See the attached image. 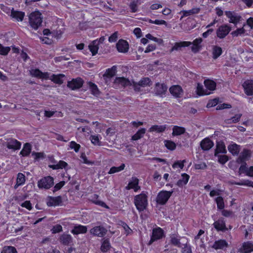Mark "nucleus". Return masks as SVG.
I'll return each mask as SVG.
<instances>
[{"mask_svg":"<svg viewBox=\"0 0 253 253\" xmlns=\"http://www.w3.org/2000/svg\"><path fill=\"white\" fill-rule=\"evenodd\" d=\"M110 247L111 246L109 239H105L104 240L101 246V250L103 252H106L110 249Z\"/></svg>","mask_w":253,"mask_h":253,"instance_id":"09e8293b","label":"nucleus"},{"mask_svg":"<svg viewBox=\"0 0 253 253\" xmlns=\"http://www.w3.org/2000/svg\"><path fill=\"white\" fill-rule=\"evenodd\" d=\"M213 142L209 138H206L202 140L200 146L204 151H208L213 146Z\"/></svg>","mask_w":253,"mask_h":253,"instance_id":"aec40b11","label":"nucleus"},{"mask_svg":"<svg viewBox=\"0 0 253 253\" xmlns=\"http://www.w3.org/2000/svg\"><path fill=\"white\" fill-rule=\"evenodd\" d=\"M173 191H161L156 198L157 202L160 205H165L171 196Z\"/></svg>","mask_w":253,"mask_h":253,"instance_id":"39448f33","label":"nucleus"},{"mask_svg":"<svg viewBox=\"0 0 253 253\" xmlns=\"http://www.w3.org/2000/svg\"><path fill=\"white\" fill-rule=\"evenodd\" d=\"M59 241L62 244L68 246L72 243L73 238L71 235L63 233L60 236Z\"/></svg>","mask_w":253,"mask_h":253,"instance_id":"dca6fc26","label":"nucleus"},{"mask_svg":"<svg viewBox=\"0 0 253 253\" xmlns=\"http://www.w3.org/2000/svg\"><path fill=\"white\" fill-rule=\"evenodd\" d=\"M213 225L217 231H223L227 229L225 221L223 218H219L218 220L215 221Z\"/></svg>","mask_w":253,"mask_h":253,"instance_id":"cd10ccee","label":"nucleus"},{"mask_svg":"<svg viewBox=\"0 0 253 253\" xmlns=\"http://www.w3.org/2000/svg\"><path fill=\"white\" fill-rule=\"evenodd\" d=\"M54 185V179L50 176L44 177L38 182V186L40 189H49Z\"/></svg>","mask_w":253,"mask_h":253,"instance_id":"20e7f679","label":"nucleus"},{"mask_svg":"<svg viewBox=\"0 0 253 253\" xmlns=\"http://www.w3.org/2000/svg\"><path fill=\"white\" fill-rule=\"evenodd\" d=\"M21 143L16 139L10 138L6 142V147L9 149L18 150L21 147Z\"/></svg>","mask_w":253,"mask_h":253,"instance_id":"f8f14e48","label":"nucleus"},{"mask_svg":"<svg viewBox=\"0 0 253 253\" xmlns=\"http://www.w3.org/2000/svg\"><path fill=\"white\" fill-rule=\"evenodd\" d=\"M114 84L123 87H126L131 85L130 82L124 77H117L114 81Z\"/></svg>","mask_w":253,"mask_h":253,"instance_id":"393cba45","label":"nucleus"},{"mask_svg":"<svg viewBox=\"0 0 253 253\" xmlns=\"http://www.w3.org/2000/svg\"><path fill=\"white\" fill-rule=\"evenodd\" d=\"M62 202L61 197H50L47 202L48 206H58L61 205Z\"/></svg>","mask_w":253,"mask_h":253,"instance_id":"5701e85b","label":"nucleus"},{"mask_svg":"<svg viewBox=\"0 0 253 253\" xmlns=\"http://www.w3.org/2000/svg\"><path fill=\"white\" fill-rule=\"evenodd\" d=\"M164 236V231L160 227L154 228L149 245L152 244L154 242L162 239Z\"/></svg>","mask_w":253,"mask_h":253,"instance_id":"423d86ee","label":"nucleus"},{"mask_svg":"<svg viewBox=\"0 0 253 253\" xmlns=\"http://www.w3.org/2000/svg\"><path fill=\"white\" fill-rule=\"evenodd\" d=\"M169 92L175 97L179 98L182 96L183 90L178 85H173L169 88Z\"/></svg>","mask_w":253,"mask_h":253,"instance_id":"ddd939ff","label":"nucleus"},{"mask_svg":"<svg viewBox=\"0 0 253 253\" xmlns=\"http://www.w3.org/2000/svg\"><path fill=\"white\" fill-rule=\"evenodd\" d=\"M241 253H251L253 252V244L251 242H246L243 243L241 247L239 249Z\"/></svg>","mask_w":253,"mask_h":253,"instance_id":"a211bd4d","label":"nucleus"},{"mask_svg":"<svg viewBox=\"0 0 253 253\" xmlns=\"http://www.w3.org/2000/svg\"><path fill=\"white\" fill-rule=\"evenodd\" d=\"M25 175L22 173H18L17 176L16 182L22 185L25 183Z\"/></svg>","mask_w":253,"mask_h":253,"instance_id":"603ef678","label":"nucleus"},{"mask_svg":"<svg viewBox=\"0 0 253 253\" xmlns=\"http://www.w3.org/2000/svg\"><path fill=\"white\" fill-rule=\"evenodd\" d=\"M134 203L137 210L139 211H143L148 205L147 195L142 192L140 194L135 196Z\"/></svg>","mask_w":253,"mask_h":253,"instance_id":"f257e3e1","label":"nucleus"},{"mask_svg":"<svg viewBox=\"0 0 253 253\" xmlns=\"http://www.w3.org/2000/svg\"><path fill=\"white\" fill-rule=\"evenodd\" d=\"M169 243L171 245L176 246L178 248H182V245L180 242V237L177 234H173L169 236Z\"/></svg>","mask_w":253,"mask_h":253,"instance_id":"a878e982","label":"nucleus"},{"mask_svg":"<svg viewBox=\"0 0 253 253\" xmlns=\"http://www.w3.org/2000/svg\"><path fill=\"white\" fill-rule=\"evenodd\" d=\"M165 126L154 125L152 126L149 129L150 132H156L160 133L164 131L166 129Z\"/></svg>","mask_w":253,"mask_h":253,"instance_id":"a19ab883","label":"nucleus"},{"mask_svg":"<svg viewBox=\"0 0 253 253\" xmlns=\"http://www.w3.org/2000/svg\"><path fill=\"white\" fill-rule=\"evenodd\" d=\"M194 168L196 169H205L207 168L206 164L204 162H200L194 165Z\"/></svg>","mask_w":253,"mask_h":253,"instance_id":"bf43d9fd","label":"nucleus"},{"mask_svg":"<svg viewBox=\"0 0 253 253\" xmlns=\"http://www.w3.org/2000/svg\"><path fill=\"white\" fill-rule=\"evenodd\" d=\"M165 145L166 147L170 150H173L176 148V145L174 142L170 140H165Z\"/></svg>","mask_w":253,"mask_h":253,"instance_id":"5fc2aeb1","label":"nucleus"},{"mask_svg":"<svg viewBox=\"0 0 253 253\" xmlns=\"http://www.w3.org/2000/svg\"><path fill=\"white\" fill-rule=\"evenodd\" d=\"M222 53V49L221 47L213 45L212 47V58L214 59H217L219 57Z\"/></svg>","mask_w":253,"mask_h":253,"instance_id":"2f4dec72","label":"nucleus"},{"mask_svg":"<svg viewBox=\"0 0 253 253\" xmlns=\"http://www.w3.org/2000/svg\"><path fill=\"white\" fill-rule=\"evenodd\" d=\"M31 151V145L29 143H26L24 145V147L21 151L20 154L23 157L28 156Z\"/></svg>","mask_w":253,"mask_h":253,"instance_id":"72a5a7b5","label":"nucleus"},{"mask_svg":"<svg viewBox=\"0 0 253 253\" xmlns=\"http://www.w3.org/2000/svg\"><path fill=\"white\" fill-rule=\"evenodd\" d=\"M204 84L206 88L210 91H208L207 90H205L203 86L198 84L197 90L198 94L200 95H209L211 94L210 91L214 90L215 89L216 83L212 80H206L204 82Z\"/></svg>","mask_w":253,"mask_h":253,"instance_id":"f03ea898","label":"nucleus"},{"mask_svg":"<svg viewBox=\"0 0 253 253\" xmlns=\"http://www.w3.org/2000/svg\"><path fill=\"white\" fill-rule=\"evenodd\" d=\"M124 230L125 231V234L126 235H128L132 232V230L128 227V226L124 222H121V224H120Z\"/></svg>","mask_w":253,"mask_h":253,"instance_id":"680f3d73","label":"nucleus"},{"mask_svg":"<svg viewBox=\"0 0 253 253\" xmlns=\"http://www.w3.org/2000/svg\"><path fill=\"white\" fill-rule=\"evenodd\" d=\"M243 86L245 93L248 95H252L253 94V81L247 80L245 81L243 84Z\"/></svg>","mask_w":253,"mask_h":253,"instance_id":"412c9836","label":"nucleus"},{"mask_svg":"<svg viewBox=\"0 0 253 253\" xmlns=\"http://www.w3.org/2000/svg\"><path fill=\"white\" fill-rule=\"evenodd\" d=\"M218 100L216 98L210 100L207 105L208 108L216 106L218 104Z\"/></svg>","mask_w":253,"mask_h":253,"instance_id":"338daca9","label":"nucleus"},{"mask_svg":"<svg viewBox=\"0 0 253 253\" xmlns=\"http://www.w3.org/2000/svg\"><path fill=\"white\" fill-rule=\"evenodd\" d=\"M242 116V114H236L233 117L231 118L230 119H227L226 120V123L229 124L231 123H235L239 121L241 117Z\"/></svg>","mask_w":253,"mask_h":253,"instance_id":"864d4df0","label":"nucleus"},{"mask_svg":"<svg viewBox=\"0 0 253 253\" xmlns=\"http://www.w3.org/2000/svg\"><path fill=\"white\" fill-rule=\"evenodd\" d=\"M11 16L18 21H22L25 16V13L22 11L12 10Z\"/></svg>","mask_w":253,"mask_h":253,"instance_id":"473e14b6","label":"nucleus"},{"mask_svg":"<svg viewBox=\"0 0 253 253\" xmlns=\"http://www.w3.org/2000/svg\"><path fill=\"white\" fill-rule=\"evenodd\" d=\"M192 44L190 42H175L174 46L171 48L170 52H171L174 50H179L181 47L189 46Z\"/></svg>","mask_w":253,"mask_h":253,"instance_id":"bb28decb","label":"nucleus"},{"mask_svg":"<svg viewBox=\"0 0 253 253\" xmlns=\"http://www.w3.org/2000/svg\"><path fill=\"white\" fill-rule=\"evenodd\" d=\"M228 246V243L225 240H218L215 241L212 246V248L216 250H224Z\"/></svg>","mask_w":253,"mask_h":253,"instance_id":"6ab92c4d","label":"nucleus"},{"mask_svg":"<svg viewBox=\"0 0 253 253\" xmlns=\"http://www.w3.org/2000/svg\"><path fill=\"white\" fill-rule=\"evenodd\" d=\"M65 75L63 74H52L50 76H49L48 79H49L55 84H61L63 83V79Z\"/></svg>","mask_w":253,"mask_h":253,"instance_id":"c756f323","label":"nucleus"},{"mask_svg":"<svg viewBox=\"0 0 253 253\" xmlns=\"http://www.w3.org/2000/svg\"><path fill=\"white\" fill-rule=\"evenodd\" d=\"M229 151L233 155H237L240 150V146L236 144L229 145L228 146Z\"/></svg>","mask_w":253,"mask_h":253,"instance_id":"e433bc0d","label":"nucleus"},{"mask_svg":"<svg viewBox=\"0 0 253 253\" xmlns=\"http://www.w3.org/2000/svg\"><path fill=\"white\" fill-rule=\"evenodd\" d=\"M87 231V228L85 226L78 225L74 227L71 233L75 235L85 233Z\"/></svg>","mask_w":253,"mask_h":253,"instance_id":"c85d7f7f","label":"nucleus"},{"mask_svg":"<svg viewBox=\"0 0 253 253\" xmlns=\"http://www.w3.org/2000/svg\"><path fill=\"white\" fill-rule=\"evenodd\" d=\"M184 247L182 248V253H192L190 246L187 245V243L183 245Z\"/></svg>","mask_w":253,"mask_h":253,"instance_id":"774afa93","label":"nucleus"},{"mask_svg":"<svg viewBox=\"0 0 253 253\" xmlns=\"http://www.w3.org/2000/svg\"><path fill=\"white\" fill-rule=\"evenodd\" d=\"M90 139L92 144L95 145H101V142L99 141L98 135H91Z\"/></svg>","mask_w":253,"mask_h":253,"instance_id":"4d7b16f0","label":"nucleus"},{"mask_svg":"<svg viewBox=\"0 0 253 253\" xmlns=\"http://www.w3.org/2000/svg\"><path fill=\"white\" fill-rule=\"evenodd\" d=\"M200 9L198 7L193 8L189 10H182L180 13L183 14V17L188 16L193 14H197L199 12Z\"/></svg>","mask_w":253,"mask_h":253,"instance_id":"58836bf2","label":"nucleus"},{"mask_svg":"<svg viewBox=\"0 0 253 253\" xmlns=\"http://www.w3.org/2000/svg\"><path fill=\"white\" fill-rule=\"evenodd\" d=\"M218 157V161L221 164H224L228 160V158L226 155H217Z\"/></svg>","mask_w":253,"mask_h":253,"instance_id":"0e129e2a","label":"nucleus"},{"mask_svg":"<svg viewBox=\"0 0 253 253\" xmlns=\"http://www.w3.org/2000/svg\"><path fill=\"white\" fill-rule=\"evenodd\" d=\"M202 41L203 40L201 38H197L194 40L193 42H192L193 46L191 47V49L193 52L196 53L199 51L201 47V46L200 44L202 42Z\"/></svg>","mask_w":253,"mask_h":253,"instance_id":"7c9ffc66","label":"nucleus"},{"mask_svg":"<svg viewBox=\"0 0 253 253\" xmlns=\"http://www.w3.org/2000/svg\"><path fill=\"white\" fill-rule=\"evenodd\" d=\"M168 87L164 84L157 83L155 88V93L157 95L162 96L167 91Z\"/></svg>","mask_w":253,"mask_h":253,"instance_id":"4be33fe9","label":"nucleus"},{"mask_svg":"<svg viewBox=\"0 0 253 253\" xmlns=\"http://www.w3.org/2000/svg\"><path fill=\"white\" fill-rule=\"evenodd\" d=\"M90 231L91 234L95 236L102 237L106 235L107 230L104 227L98 226L92 228Z\"/></svg>","mask_w":253,"mask_h":253,"instance_id":"9d476101","label":"nucleus"},{"mask_svg":"<svg viewBox=\"0 0 253 253\" xmlns=\"http://www.w3.org/2000/svg\"><path fill=\"white\" fill-rule=\"evenodd\" d=\"M67 166V163L63 161H60L56 165L49 166V167L53 169H63Z\"/></svg>","mask_w":253,"mask_h":253,"instance_id":"de8ad7c7","label":"nucleus"},{"mask_svg":"<svg viewBox=\"0 0 253 253\" xmlns=\"http://www.w3.org/2000/svg\"><path fill=\"white\" fill-rule=\"evenodd\" d=\"M251 154L250 151L247 149H244L238 157L237 161V162L238 163H244L245 161L249 159V158L251 157Z\"/></svg>","mask_w":253,"mask_h":253,"instance_id":"b1692460","label":"nucleus"},{"mask_svg":"<svg viewBox=\"0 0 253 253\" xmlns=\"http://www.w3.org/2000/svg\"><path fill=\"white\" fill-rule=\"evenodd\" d=\"M185 132V128L183 127L175 126L172 128V134L173 136L180 135Z\"/></svg>","mask_w":253,"mask_h":253,"instance_id":"4c0bfd02","label":"nucleus"},{"mask_svg":"<svg viewBox=\"0 0 253 253\" xmlns=\"http://www.w3.org/2000/svg\"><path fill=\"white\" fill-rule=\"evenodd\" d=\"M225 15L230 19L229 22L237 24L241 18V17L237 13L231 11H226Z\"/></svg>","mask_w":253,"mask_h":253,"instance_id":"f3484780","label":"nucleus"},{"mask_svg":"<svg viewBox=\"0 0 253 253\" xmlns=\"http://www.w3.org/2000/svg\"><path fill=\"white\" fill-rule=\"evenodd\" d=\"M139 180L135 177H132L128 182V185L126 187V190L133 189L135 192H137L140 189V187L138 185Z\"/></svg>","mask_w":253,"mask_h":253,"instance_id":"9b49d317","label":"nucleus"},{"mask_svg":"<svg viewBox=\"0 0 253 253\" xmlns=\"http://www.w3.org/2000/svg\"><path fill=\"white\" fill-rule=\"evenodd\" d=\"M125 168V165L124 164H122L120 167H112L110 170L108 172L109 174H113L116 172H118L119 171H121L124 169Z\"/></svg>","mask_w":253,"mask_h":253,"instance_id":"49530a36","label":"nucleus"},{"mask_svg":"<svg viewBox=\"0 0 253 253\" xmlns=\"http://www.w3.org/2000/svg\"><path fill=\"white\" fill-rule=\"evenodd\" d=\"M10 50V48L8 46L4 47L0 44V54L2 55H6Z\"/></svg>","mask_w":253,"mask_h":253,"instance_id":"6e6d98bb","label":"nucleus"},{"mask_svg":"<svg viewBox=\"0 0 253 253\" xmlns=\"http://www.w3.org/2000/svg\"><path fill=\"white\" fill-rule=\"evenodd\" d=\"M146 132V129L142 128L139 129L135 134H134L131 137L133 140H137L141 138Z\"/></svg>","mask_w":253,"mask_h":253,"instance_id":"ea45409f","label":"nucleus"},{"mask_svg":"<svg viewBox=\"0 0 253 253\" xmlns=\"http://www.w3.org/2000/svg\"><path fill=\"white\" fill-rule=\"evenodd\" d=\"M31 75L32 76L42 79H47L49 78V74L48 72L43 73L39 69H32L30 71Z\"/></svg>","mask_w":253,"mask_h":253,"instance_id":"4468645a","label":"nucleus"},{"mask_svg":"<svg viewBox=\"0 0 253 253\" xmlns=\"http://www.w3.org/2000/svg\"><path fill=\"white\" fill-rule=\"evenodd\" d=\"M117 72V67L115 66H113L111 68L108 69L106 70L103 76H106L108 78L114 77Z\"/></svg>","mask_w":253,"mask_h":253,"instance_id":"37998d69","label":"nucleus"},{"mask_svg":"<svg viewBox=\"0 0 253 253\" xmlns=\"http://www.w3.org/2000/svg\"><path fill=\"white\" fill-rule=\"evenodd\" d=\"M83 84V80L80 78H78L75 79H73L71 81H69L68 82L67 86L72 90H75L81 88Z\"/></svg>","mask_w":253,"mask_h":253,"instance_id":"1a4fd4ad","label":"nucleus"},{"mask_svg":"<svg viewBox=\"0 0 253 253\" xmlns=\"http://www.w3.org/2000/svg\"><path fill=\"white\" fill-rule=\"evenodd\" d=\"M226 152L224 144L223 142H217L214 155L217 156L218 153H226Z\"/></svg>","mask_w":253,"mask_h":253,"instance_id":"c9c22d12","label":"nucleus"},{"mask_svg":"<svg viewBox=\"0 0 253 253\" xmlns=\"http://www.w3.org/2000/svg\"><path fill=\"white\" fill-rule=\"evenodd\" d=\"M248 170V169L246 167V164L245 163L243 165H242L239 168V174L241 175L242 173H246L247 175V171Z\"/></svg>","mask_w":253,"mask_h":253,"instance_id":"69168bd1","label":"nucleus"},{"mask_svg":"<svg viewBox=\"0 0 253 253\" xmlns=\"http://www.w3.org/2000/svg\"><path fill=\"white\" fill-rule=\"evenodd\" d=\"M182 178L177 182V185L179 187H182L188 182L190 176L186 173H183L181 175Z\"/></svg>","mask_w":253,"mask_h":253,"instance_id":"f704fd0d","label":"nucleus"},{"mask_svg":"<svg viewBox=\"0 0 253 253\" xmlns=\"http://www.w3.org/2000/svg\"><path fill=\"white\" fill-rule=\"evenodd\" d=\"M80 145L75 141H71L70 143V147L72 149H74L76 152H78L80 148Z\"/></svg>","mask_w":253,"mask_h":253,"instance_id":"e2e57ef3","label":"nucleus"},{"mask_svg":"<svg viewBox=\"0 0 253 253\" xmlns=\"http://www.w3.org/2000/svg\"><path fill=\"white\" fill-rule=\"evenodd\" d=\"M41 15L40 12L34 11L29 16L30 25L35 30H37L41 26L42 23Z\"/></svg>","mask_w":253,"mask_h":253,"instance_id":"7ed1b4c3","label":"nucleus"},{"mask_svg":"<svg viewBox=\"0 0 253 253\" xmlns=\"http://www.w3.org/2000/svg\"><path fill=\"white\" fill-rule=\"evenodd\" d=\"M88 84L92 94H93L94 95H97L99 94V91L96 84L91 82H89Z\"/></svg>","mask_w":253,"mask_h":253,"instance_id":"c03bdc74","label":"nucleus"},{"mask_svg":"<svg viewBox=\"0 0 253 253\" xmlns=\"http://www.w3.org/2000/svg\"><path fill=\"white\" fill-rule=\"evenodd\" d=\"M117 50L120 52L126 53L128 50V43L124 40H120L116 44Z\"/></svg>","mask_w":253,"mask_h":253,"instance_id":"2eb2a0df","label":"nucleus"},{"mask_svg":"<svg viewBox=\"0 0 253 253\" xmlns=\"http://www.w3.org/2000/svg\"><path fill=\"white\" fill-rule=\"evenodd\" d=\"M215 202L218 209L222 210L224 208V203L223 199L221 197H218L215 199Z\"/></svg>","mask_w":253,"mask_h":253,"instance_id":"8fccbe9b","label":"nucleus"},{"mask_svg":"<svg viewBox=\"0 0 253 253\" xmlns=\"http://www.w3.org/2000/svg\"><path fill=\"white\" fill-rule=\"evenodd\" d=\"M90 51L91 52L93 55H95L98 50V46L97 41H94L88 46Z\"/></svg>","mask_w":253,"mask_h":253,"instance_id":"79ce46f5","label":"nucleus"},{"mask_svg":"<svg viewBox=\"0 0 253 253\" xmlns=\"http://www.w3.org/2000/svg\"><path fill=\"white\" fill-rule=\"evenodd\" d=\"M1 253H17V251L14 247H4Z\"/></svg>","mask_w":253,"mask_h":253,"instance_id":"3c124183","label":"nucleus"},{"mask_svg":"<svg viewBox=\"0 0 253 253\" xmlns=\"http://www.w3.org/2000/svg\"><path fill=\"white\" fill-rule=\"evenodd\" d=\"M245 32V30L244 28H238L236 31H233L231 33V35L234 37H238L239 36H241L242 34H244Z\"/></svg>","mask_w":253,"mask_h":253,"instance_id":"13d9d810","label":"nucleus"},{"mask_svg":"<svg viewBox=\"0 0 253 253\" xmlns=\"http://www.w3.org/2000/svg\"><path fill=\"white\" fill-rule=\"evenodd\" d=\"M51 231L53 234L61 232L62 231V227L60 224H56L52 227Z\"/></svg>","mask_w":253,"mask_h":253,"instance_id":"052dcab7","label":"nucleus"},{"mask_svg":"<svg viewBox=\"0 0 253 253\" xmlns=\"http://www.w3.org/2000/svg\"><path fill=\"white\" fill-rule=\"evenodd\" d=\"M151 84V82L148 78H144L138 83L133 82V86L134 90L138 91L140 90L139 86L145 87L146 86H150Z\"/></svg>","mask_w":253,"mask_h":253,"instance_id":"0eeeda50","label":"nucleus"},{"mask_svg":"<svg viewBox=\"0 0 253 253\" xmlns=\"http://www.w3.org/2000/svg\"><path fill=\"white\" fill-rule=\"evenodd\" d=\"M232 184L238 185H245L249 187H253V181L249 180H243L239 182H232Z\"/></svg>","mask_w":253,"mask_h":253,"instance_id":"a18cd8bd","label":"nucleus"},{"mask_svg":"<svg viewBox=\"0 0 253 253\" xmlns=\"http://www.w3.org/2000/svg\"><path fill=\"white\" fill-rule=\"evenodd\" d=\"M231 28L227 25L220 26L216 31L217 37L220 39L224 38L231 31Z\"/></svg>","mask_w":253,"mask_h":253,"instance_id":"6e6552de","label":"nucleus"}]
</instances>
